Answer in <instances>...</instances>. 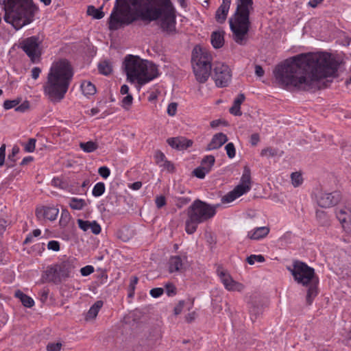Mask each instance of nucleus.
<instances>
[{
    "label": "nucleus",
    "instance_id": "obj_1",
    "mask_svg": "<svg viewBox=\"0 0 351 351\" xmlns=\"http://www.w3.org/2000/svg\"><path fill=\"white\" fill-rule=\"evenodd\" d=\"M339 68L337 61L326 52L299 54L286 59L276 66V82L285 88L316 90L328 86V77H335Z\"/></svg>",
    "mask_w": 351,
    "mask_h": 351
},
{
    "label": "nucleus",
    "instance_id": "obj_2",
    "mask_svg": "<svg viewBox=\"0 0 351 351\" xmlns=\"http://www.w3.org/2000/svg\"><path fill=\"white\" fill-rule=\"evenodd\" d=\"M131 6L134 8L136 16L141 21L150 23L160 19L163 30L168 32L175 30L176 10L171 0H116L110 16V29L116 30L135 21Z\"/></svg>",
    "mask_w": 351,
    "mask_h": 351
},
{
    "label": "nucleus",
    "instance_id": "obj_3",
    "mask_svg": "<svg viewBox=\"0 0 351 351\" xmlns=\"http://www.w3.org/2000/svg\"><path fill=\"white\" fill-rule=\"evenodd\" d=\"M73 76V70L66 59L54 62L43 86L44 93L53 102H59L68 91Z\"/></svg>",
    "mask_w": 351,
    "mask_h": 351
},
{
    "label": "nucleus",
    "instance_id": "obj_4",
    "mask_svg": "<svg viewBox=\"0 0 351 351\" xmlns=\"http://www.w3.org/2000/svg\"><path fill=\"white\" fill-rule=\"evenodd\" d=\"M3 4L4 21L16 30L31 23L38 10L32 0H3Z\"/></svg>",
    "mask_w": 351,
    "mask_h": 351
},
{
    "label": "nucleus",
    "instance_id": "obj_5",
    "mask_svg": "<svg viewBox=\"0 0 351 351\" xmlns=\"http://www.w3.org/2000/svg\"><path fill=\"white\" fill-rule=\"evenodd\" d=\"M123 67L127 80L131 83L136 82L140 86L148 83L158 75L156 64L137 56L127 55L123 61Z\"/></svg>",
    "mask_w": 351,
    "mask_h": 351
},
{
    "label": "nucleus",
    "instance_id": "obj_6",
    "mask_svg": "<svg viewBox=\"0 0 351 351\" xmlns=\"http://www.w3.org/2000/svg\"><path fill=\"white\" fill-rule=\"evenodd\" d=\"M235 13L230 19V27L232 32L233 40L240 45L246 44L248 39L251 23L250 12L252 9L253 0H238Z\"/></svg>",
    "mask_w": 351,
    "mask_h": 351
},
{
    "label": "nucleus",
    "instance_id": "obj_7",
    "mask_svg": "<svg viewBox=\"0 0 351 351\" xmlns=\"http://www.w3.org/2000/svg\"><path fill=\"white\" fill-rule=\"evenodd\" d=\"M289 270L295 281L308 287L306 301L308 305H311L318 295L319 278L315 275V269L304 262L295 261L293 268H289Z\"/></svg>",
    "mask_w": 351,
    "mask_h": 351
},
{
    "label": "nucleus",
    "instance_id": "obj_8",
    "mask_svg": "<svg viewBox=\"0 0 351 351\" xmlns=\"http://www.w3.org/2000/svg\"><path fill=\"white\" fill-rule=\"evenodd\" d=\"M219 204L210 205L199 199L195 200L187 210V219L185 222V230L189 234H193L198 224L214 217Z\"/></svg>",
    "mask_w": 351,
    "mask_h": 351
},
{
    "label": "nucleus",
    "instance_id": "obj_9",
    "mask_svg": "<svg viewBox=\"0 0 351 351\" xmlns=\"http://www.w3.org/2000/svg\"><path fill=\"white\" fill-rule=\"evenodd\" d=\"M212 56L204 49L195 47L192 51L191 62L196 80L204 83L211 75Z\"/></svg>",
    "mask_w": 351,
    "mask_h": 351
},
{
    "label": "nucleus",
    "instance_id": "obj_10",
    "mask_svg": "<svg viewBox=\"0 0 351 351\" xmlns=\"http://www.w3.org/2000/svg\"><path fill=\"white\" fill-rule=\"evenodd\" d=\"M41 42L37 36H31L25 38L20 43V47L23 50L30 60L35 63L40 60L42 49Z\"/></svg>",
    "mask_w": 351,
    "mask_h": 351
},
{
    "label": "nucleus",
    "instance_id": "obj_11",
    "mask_svg": "<svg viewBox=\"0 0 351 351\" xmlns=\"http://www.w3.org/2000/svg\"><path fill=\"white\" fill-rule=\"evenodd\" d=\"M212 78L217 86L226 87L231 81L232 71L228 65L218 62L214 66Z\"/></svg>",
    "mask_w": 351,
    "mask_h": 351
},
{
    "label": "nucleus",
    "instance_id": "obj_12",
    "mask_svg": "<svg viewBox=\"0 0 351 351\" xmlns=\"http://www.w3.org/2000/svg\"><path fill=\"white\" fill-rule=\"evenodd\" d=\"M317 204L322 208H330L337 204L341 200V194L339 191L327 192L322 190L315 194Z\"/></svg>",
    "mask_w": 351,
    "mask_h": 351
},
{
    "label": "nucleus",
    "instance_id": "obj_13",
    "mask_svg": "<svg viewBox=\"0 0 351 351\" xmlns=\"http://www.w3.org/2000/svg\"><path fill=\"white\" fill-rule=\"evenodd\" d=\"M186 256H172L168 263L169 273L183 272L186 269Z\"/></svg>",
    "mask_w": 351,
    "mask_h": 351
},
{
    "label": "nucleus",
    "instance_id": "obj_14",
    "mask_svg": "<svg viewBox=\"0 0 351 351\" xmlns=\"http://www.w3.org/2000/svg\"><path fill=\"white\" fill-rule=\"evenodd\" d=\"M59 210L55 207L40 206L36 209V216L39 220L54 221L56 219Z\"/></svg>",
    "mask_w": 351,
    "mask_h": 351
},
{
    "label": "nucleus",
    "instance_id": "obj_15",
    "mask_svg": "<svg viewBox=\"0 0 351 351\" xmlns=\"http://www.w3.org/2000/svg\"><path fill=\"white\" fill-rule=\"evenodd\" d=\"M42 279L45 282H53L55 285H59L62 282L54 265L47 267L42 275Z\"/></svg>",
    "mask_w": 351,
    "mask_h": 351
},
{
    "label": "nucleus",
    "instance_id": "obj_16",
    "mask_svg": "<svg viewBox=\"0 0 351 351\" xmlns=\"http://www.w3.org/2000/svg\"><path fill=\"white\" fill-rule=\"evenodd\" d=\"M54 265L57 269L58 275L61 278L62 280L68 278L75 267L73 261L70 260L62 261L60 263L55 264Z\"/></svg>",
    "mask_w": 351,
    "mask_h": 351
},
{
    "label": "nucleus",
    "instance_id": "obj_17",
    "mask_svg": "<svg viewBox=\"0 0 351 351\" xmlns=\"http://www.w3.org/2000/svg\"><path fill=\"white\" fill-rule=\"evenodd\" d=\"M167 141L171 147L179 151L184 150L193 145V141L183 136L170 138Z\"/></svg>",
    "mask_w": 351,
    "mask_h": 351
},
{
    "label": "nucleus",
    "instance_id": "obj_18",
    "mask_svg": "<svg viewBox=\"0 0 351 351\" xmlns=\"http://www.w3.org/2000/svg\"><path fill=\"white\" fill-rule=\"evenodd\" d=\"M231 0H222L221 5L215 13V19L219 23H223L226 18L230 9Z\"/></svg>",
    "mask_w": 351,
    "mask_h": 351
},
{
    "label": "nucleus",
    "instance_id": "obj_19",
    "mask_svg": "<svg viewBox=\"0 0 351 351\" xmlns=\"http://www.w3.org/2000/svg\"><path fill=\"white\" fill-rule=\"evenodd\" d=\"M228 141L227 136L223 133L215 134L210 142L208 144L206 151H212L221 147Z\"/></svg>",
    "mask_w": 351,
    "mask_h": 351
},
{
    "label": "nucleus",
    "instance_id": "obj_20",
    "mask_svg": "<svg viewBox=\"0 0 351 351\" xmlns=\"http://www.w3.org/2000/svg\"><path fill=\"white\" fill-rule=\"evenodd\" d=\"M154 160L157 165L161 168L162 171H167L169 173H173L175 171L173 163L168 160L165 155H155Z\"/></svg>",
    "mask_w": 351,
    "mask_h": 351
},
{
    "label": "nucleus",
    "instance_id": "obj_21",
    "mask_svg": "<svg viewBox=\"0 0 351 351\" xmlns=\"http://www.w3.org/2000/svg\"><path fill=\"white\" fill-rule=\"evenodd\" d=\"M269 230L267 226L255 228L247 232V237L252 240H260L267 237Z\"/></svg>",
    "mask_w": 351,
    "mask_h": 351
},
{
    "label": "nucleus",
    "instance_id": "obj_22",
    "mask_svg": "<svg viewBox=\"0 0 351 351\" xmlns=\"http://www.w3.org/2000/svg\"><path fill=\"white\" fill-rule=\"evenodd\" d=\"M237 186H240L242 190L245 191V193L248 192L251 189V171L248 167L245 166L243 173L241 178V182Z\"/></svg>",
    "mask_w": 351,
    "mask_h": 351
},
{
    "label": "nucleus",
    "instance_id": "obj_23",
    "mask_svg": "<svg viewBox=\"0 0 351 351\" xmlns=\"http://www.w3.org/2000/svg\"><path fill=\"white\" fill-rule=\"evenodd\" d=\"M243 194H245V191L242 190L240 186H236L232 191L222 197L221 202L222 203H230Z\"/></svg>",
    "mask_w": 351,
    "mask_h": 351
},
{
    "label": "nucleus",
    "instance_id": "obj_24",
    "mask_svg": "<svg viewBox=\"0 0 351 351\" xmlns=\"http://www.w3.org/2000/svg\"><path fill=\"white\" fill-rule=\"evenodd\" d=\"M224 32L216 31L211 34V43L215 49L221 48L224 44Z\"/></svg>",
    "mask_w": 351,
    "mask_h": 351
},
{
    "label": "nucleus",
    "instance_id": "obj_25",
    "mask_svg": "<svg viewBox=\"0 0 351 351\" xmlns=\"http://www.w3.org/2000/svg\"><path fill=\"white\" fill-rule=\"evenodd\" d=\"M245 95L240 93L234 100L232 106L230 108V112L235 116H241L242 112L241 111V104L245 100Z\"/></svg>",
    "mask_w": 351,
    "mask_h": 351
},
{
    "label": "nucleus",
    "instance_id": "obj_26",
    "mask_svg": "<svg viewBox=\"0 0 351 351\" xmlns=\"http://www.w3.org/2000/svg\"><path fill=\"white\" fill-rule=\"evenodd\" d=\"M14 295L20 300L23 305L25 307L31 308L34 305V300L20 290L16 291Z\"/></svg>",
    "mask_w": 351,
    "mask_h": 351
},
{
    "label": "nucleus",
    "instance_id": "obj_27",
    "mask_svg": "<svg viewBox=\"0 0 351 351\" xmlns=\"http://www.w3.org/2000/svg\"><path fill=\"white\" fill-rule=\"evenodd\" d=\"M103 306V302L101 300L97 301L89 309L86 314V319H95L99 310Z\"/></svg>",
    "mask_w": 351,
    "mask_h": 351
},
{
    "label": "nucleus",
    "instance_id": "obj_28",
    "mask_svg": "<svg viewBox=\"0 0 351 351\" xmlns=\"http://www.w3.org/2000/svg\"><path fill=\"white\" fill-rule=\"evenodd\" d=\"M218 274L226 289L229 291V288L234 284V280L225 271H218Z\"/></svg>",
    "mask_w": 351,
    "mask_h": 351
},
{
    "label": "nucleus",
    "instance_id": "obj_29",
    "mask_svg": "<svg viewBox=\"0 0 351 351\" xmlns=\"http://www.w3.org/2000/svg\"><path fill=\"white\" fill-rule=\"evenodd\" d=\"M81 88L84 95L86 96L93 95L96 93L95 85L88 81L83 82L81 84Z\"/></svg>",
    "mask_w": 351,
    "mask_h": 351
},
{
    "label": "nucleus",
    "instance_id": "obj_30",
    "mask_svg": "<svg viewBox=\"0 0 351 351\" xmlns=\"http://www.w3.org/2000/svg\"><path fill=\"white\" fill-rule=\"evenodd\" d=\"M86 206V203L83 199L72 197L70 199L69 206L73 210H82Z\"/></svg>",
    "mask_w": 351,
    "mask_h": 351
},
{
    "label": "nucleus",
    "instance_id": "obj_31",
    "mask_svg": "<svg viewBox=\"0 0 351 351\" xmlns=\"http://www.w3.org/2000/svg\"><path fill=\"white\" fill-rule=\"evenodd\" d=\"M337 217L341 223H346L351 218V211L349 209H340L336 213Z\"/></svg>",
    "mask_w": 351,
    "mask_h": 351
},
{
    "label": "nucleus",
    "instance_id": "obj_32",
    "mask_svg": "<svg viewBox=\"0 0 351 351\" xmlns=\"http://www.w3.org/2000/svg\"><path fill=\"white\" fill-rule=\"evenodd\" d=\"M215 158L213 155H206L201 161L200 167H203L208 169L209 173L214 165Z\"/></svg>",
    "mask_w": 351,
    "mask_h": 351
},
{
    "label": "nucleus",
    "instance_id": "obj_33",
    "mask_svg": "<svg viewBox=\"0 0 351 351\" xmlns=\"http://www.w3.org/2000/svg\"><path fill=\"white\" fill-rule=\"evenodd\" d=\"M98 69L100 73L108 75L111 73L112 69L108 61H103L98 64Z\"/></svg>",
    "mask_w": 351,
    "mask_h": 351
},
{
    "label": "nucleus",
    "instance_id": "obj_34",
    "mask_svg": "<svg viewBox=\"0 0 351 351\" xmlns=\"http://www.w3.org/2000/svg\"><path fill=\"white\" fill-rule=\"evenodd\" d=\"M87 14L93 16L94 19H101L104 16V13L99 9L95 8L93 5H89L87 9Z\"/></svg>",
    "mask_w": 351,
    "mask_h": 351
},
{
    "label": "nucleus",
    "instance_id": "obj_35",
    "mask_svg": "<svg viewBox=\"0 0 351 351\" xmlns=\"http://www.w3.org/2000/svg\"><path fill=\"white\" fill-rule=\"evenodd\" d=\"M80 146L84 152L90 153L97 149L98 144L93 141H88L86 143H80Z\"/></svg>",
    "mask_w": 351,
    "mask_h": 351
},
{
    "label": "nucleus",
    "instance_id": "obj_36",
    "mask_svg": "<svg viewBox=\"0 0 351 351\" xmlns=\"http://www.w3.org/2000/svg\"><path fill=\"white\" fill-rule=\"evenodd\" d=\"M70 219L71 215L69 212L66 209L62 210L61 212L60 219L59 221L60 226L62 227L66 226L70 221Z\"/></svg>",
    "mask_w": 351,
    "mask_h": 351
},
{
    "label": "nucleus",
    "instance_id": "obj_37",
    "mask_svg": "<svg viewBox=\"0 0 351 351\" xmlns=\"http://www.w3.org/2000/svg\"><path fill=\"white\" fill-rule=\"evenodd\" d=\"M207 173H208V169L200 166L192 171V175L199 179H204Z\"/></svg>",
    "mask_w": 351,
    "mask_h": 351
},
{
    "label": "nucleus",
    "instance_id": "obj_38",
    "mask_svg": "<svg viewBox=\"0 0 351 351\" xmlns=\"http://www.w3.org/2000/svg\"><path fill=\"white\" fill-rule=\"evenodd\" d=\"M105 192V184L103 182L97 183L92 191V194L95 197H99Z\"/></svg>",
    "mask_w": 351,
    "mask_h": 351
},
{
    "label": "nucleus",
    "instance_id": "obj_39",
    "mask_svg": "<svg viewBox=\"0 0 351 351\" xmlns=\"http://www.w3.org/2000/svg\"><path fill=\"white\" fill-rule=\"evenodd\" d=\"M292 184L295 187H298L302 184L303 182L302 174L299 172H293L291 175Z\"/></svg>",
    "mask_w": 351,
    "mask_h": 351
},
{
    "label": "nucleus",
    "instance_id": "obj_40",
    "mask_svg": "<svg viewBox=\"0 0 351 351\" xmlns=\"http://www.w3.org/2000/svg\"><path fill=\"white\" fill-rule=\"evenodd\" d=\"M36 140L35 138H29L25 143H23L24 150L26 152H33L35 150Z\"/></svg>",
    "mask_w": 351,
    "mask_h": 351
},
{
    "label": "nucleus",
    "instance_id": "obj_41",
    "mask_svg": "<svg viewBox=\"0 0 351 351\" xmlns=\"http://www.w3.org/2000/svg\"><path fill=\"white\" fill-rule=\"evenodd\" d=\"M51 184L61 189H66L68 187V184L59 178H54L51 181Z\"/></svg>",
    "mask_w": 351,
    "mask_h": 351
},
{
    "label": "nucleus",
    "instance_id": "obj_42",
    "mask_svg": "<svg viewBox=\"0 0 351 351\" xmlns=\"http://www.w3.org/2000/svg\"><path fill=\"white\" fill-rule=\"evenodd\" d=\"M246 261H247L248 264L254 265L256 261L259 262V263L264 262L265 261V258L261 254H259V255L253 254V255H250V256H248L247 258Z\"/></svg>",
    "mask_w": 351,
    "mask_h": 351
},
{
    "label": "nucleus",
    "instance_id": "obj_43",
    "mask_svg": "<svg viewBox=\"0 0 351 351\" xmlns=\"http://www.w3.org/2000/svg\"><path fill=\"white\" fill-rule=\"evenodd\" d=\"M133 97L131 94H128L125 97H124L121 101V106L125 109L128 110L130 106L132 104Z\"/></svg>",
    "mask_w": 351,
    "mask_h": 351
},
{
    "label": "nucleus",
    "instance_id": "obj_44",
    "mask_svg": "<svg viewBox=\"0 0 351 351\" xmlns=\"http://www.w3.org/2000/svg\"><path fill=\"white\" fill-rule=\"evenodd\" d=\"M262 313V309L259 306H252L250 308V317L252 321L256 319L257 317Z\"/></svg>",
    "mask_w": 351,
    "mask_h": 351
},
{
    "label": "nucleus",
    "instance_id": "obj_45",
    "mask_svg": "<svg viewBox=\"0 0 351 351\" xmlns=\"http://www.w3.org/2000/svg\"><path fill=\"white\" fill-rule=\"evenodd\" d=\"M20 100L19 99H14V100H5L3 103V108L5 110H9L12 108H16L17 106L19 104Z\"/></svg>",
    "mask_w": 351,
    "mask_h": 351
},
{
    "label": "nucleus",
    "instance_id": "obj_46",
    "mask_svg": "<svg viewBox=\"0 0 351 351\" xmlns=\"http://www.w3.org/2000/svg\"><path fill=\"white\" fill-rule=\"evenodd\" d=\"M166 293L168 296H173L176 294V288L172 283H167L165 285Z\"/></svg>",
    "mask_w": 351,
    "mask_h": 351
},
{
    "label": "nucleus",
    "instance_id": "obj_47",
    "mask_svg": "<svg viewBox=\"0 0 351 351\" xmlns=\"http://www.w3.org/2000/svg\"><path fill=\"white\" fill-rule=\"evenodd\" d=\"M78 226L83 231H87L90 229V222L88 221H84L83 219H79L77 220Z\"/></svg>",
    "mask_w": 351,
    "mask_h": 351
},
{
    "label": "nucleus",
    "instance_id": "obj_48",
    "mask_svg": "<svg viewBox=\"0 0 351 351\" xmlns=\"http://www.w3.org/2000/svg\"><path fill=\"white\" fill-rule=\"evenodd\" d=\"M164 293V289L161 287L154 288L150 290L149 293L152 297L156 298L162 295Z\"/></svg>",
    "mask_w": 351,
    "mask_h": 351
},
{
    "label": "nucleus",
    "instance_id": "obj_49",
    "mask_svg": "<svg viewBox=\"0 0 351 351\" xmlns=\"http://www.w3.org/2000/svg\"><path fill=\"white\" fill-rule=\"evenodd\" d=\"M94 272V267L92 265H86L80 269V273L83 276H87Z\"/></svg>",
    "mask_w": 351,
    "mask_h": 351
},
{
    "label": "nucleus",
    "instance_id": "obj_50",
    "mask_svg": "<svg viewBox=\"0 0 351 351\" xmlns=\"http://www.w3.org/2000/svg\"><path fill=\"white\" fill-rule=\"evenodd\" d=\"M90 229L95 234H98L101 232V226L95 221L90 222Z\"/></svg>",
    "mask_w": 351,
    "mask_h": 351
},
{
    "label": "nucleus",
    "instance_id": "obj_51",
    "mask_svg": "<svg viewBox=\"0 0 351 351\" xmlns=\"http://www.w3.org/2000/svg\"><path fill=\"white\" fill-rule=\"evenodd\" d=\"M98 173L100 176L106 179L110 176V171L107 167L103 166L99 168Z\"/></svg>",
    "mask_w": 351,
    "mask_h": 351
},
{
    "label": "nucleus",
    "instance_id": "obj_52",
    "mask_svg": "<svg viewBox=\"0 0 351 351\" xmlns=\"http://www.w3.org/2000/svg\"><path fill=\"white\" fill-rule=\"evenodd\" d=\"M155 203L158 208H161L166 204V198L163 195L157 196Z\"/></svg>",
    "mask_w": 351,
    "mask_h": 351
},
{
    "label": "nucleus",
    "instance_id": "obj_53",
    "mask_svg": "<svg viewBox=\"0 0 351 351\" xmlns=\"http://www.w3.org/2000/svg\"><path fill=\"white\" fill-rule=\"evenodd\" d=\"M47 248L54 252L60 250V243L57 241H50L47 244Z\"/></svg>",
    "mask_w": 351,
    "mask_h": 351
},
{
    "label": "nucleus",
    "instance_id": "obj_54",
    "mask_svg": "<svg viewBox=\"0 0 351 351\" xmlns=\"http://www.w3.org/2000/svg\"><path fill=\"white\" fill-rule=\"evenodd\" d=\"M29 108V103L27 101H25L21 105H18L15 108V111L24 112Z\"/></svg>",
    "mask_w": 351,
    "mask_h": 351
},
{
    "label": "nucleus",
    "instance_id": "obj_55",
    "mask_svg": "<svg viewBox=\"0 0 351 351\" xmlns=\"http://www.w3.org/2000/svg\"><path fill=\"white\" fill-rule=\"evenodd\" d=\"M62 347L60 343H51L47 346V351H60Z\"/></svg>",
    "mask_w": 351,
    "mask_h": 351
},
{
    "label": "nucleus",
    "instance_id": "obj_56",
    "mask_svg": "<svg viewBox=\"0 0 351 351\" xmlns=\"http://www.w3.org/2000/svg\"><path fill=\"white\" fill-rule=\"evenodd\" d=\"M178 105L175 102L169 104L167 107V113L169 116H174L177 111Z\"/></svg>",
    "mask_w": 351,
    "mask_h": 351
},
{
    "label": "nucleus",
    "instance_id": "obj_57",
    "mask_svg": "<svg viewBox=\"0 0 351 351\" xmlns=\"http://www.w3.org/2000/svg\"><path fill=\"white\" fill-rule=\"evenodd\" d=\"M184 306V301L180 300L174 308V310H173L174 314L176 315H179L182 311Z\"/></svg>",
    "mask_w": 351,
    "mask_h": 351
},
{
    "label": "nucleus",
    "instance_id": "obj_58",
    "mask_svg": "<svg viewBox=\"0 0 351 351\" xmlns=\"http://www.w3.org/2000/svg\"><path fill=\"white\" fill-rule=\"evenodd\" d=\"M244 289V286L239 282L234 281V284H232V287L229 288V291H242Z\"/></svg>",
    "mask_w": 351,
    "mask_h": 351
},
{
    "label": "nucleus",
    "instance_id": "obj_59",
    "mask_svg": "<svg viewBox=\"0 0 351 351\" xmlns=\"http://www.w3.org/2000/svg\"><path fill=\"white\" fill-rule=\"evenodd\" d=\"M191 201V199L189 197H179L177 200L176 205L179 208H181L184 205L187 204Z\"/></svg>",
    "mask_w": 351,
    "mask_h": 351
},
{
    "label": "nucleus",
    "instance_id": "obj_60",
    "mask_svg": "<svg viewBox=\"0 0 351 351\" xmlns=\"http://www.w3.org/2000/svg\"><path fill=\"white\" fill-rule=\"evenodd\" d=\"M259 141H260V137H259L258 134L254 133L250 136V143H251V145L252 146L256 145L257 143L259 142Z\"/></svg>",
    "mask_w": 351,
    "mask_h": 351
},
{
    "label": "nucleus",
    "instance_id": "obj_61",
    "mask_svg": "<svg viewBox=\"0 0 351 351\" xmlns=\"http://www.w3.org/2000/svg\"><path fill=\"white\" fill-rule=\"evenodd\" d=\"M138 278L136 276H132L130 278L129 289L131 291H135L136 285L138 283Z\"/></svg>",
    "mask_w": 351,
    "mask_h": 351
},
{
    "label": "nucleus",
    "instance_id": "obj_62",
    "mask_svg": "<svg viewBox=\"0 0 351 351\" xmlns=\"http://www.w3.org/2000/svg\"><path fill=\"white\" fill-rule=\"evenodd\" d=\"M197 317V314L195 311L191 312L188 313L185 317V320L188 323H191L193 322Z\"/></svg>",
    "mask_w": 351,
    "mask_h": 351
},
{
    "label": "nucleus",
    "instance_id": "obj_63",
    "mask_svg": "<svg viewBox=\"0 0 351 351\" xmlns=\"http://www.w3.org/2000/svg\"><path fill=\"white\" fill-rule=\"evenodd\" d=\"M40 73H41V69L39 67H34L32 69V77L34 80L38 79Z\"/></svg>",
    "mask_w": 351,
    "mask_h": 351
},
{
    "label": "nucleus",
    "instance_id": "obj_64",
    "mask_svg": "<svg viewBox=\"0 0 351 351\" xmlns=\"http://www.w3.org/2000/svg\"><path fill=\"white\" fill-rule=\"evenodd\" d=\"M225 149L226 150V154H235V148L232 143H228L225 147Z\"/></svg>",
    "mask_w": 351,
    "mask_h": 351
}]
</instances>
